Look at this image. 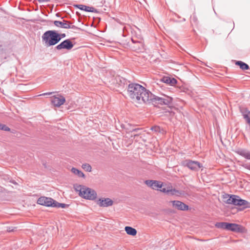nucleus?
I'll return each mask as SVG.
<instances>
[{"label": "nucleus", "mask_w": 250, "mask_h": 250, "mask_svg": "<svg viewBox=\"0 0 250 250\" xmlns=\"http://www.w3.org/2000/svg\"><path fill=\"white\" fill-rule=\"evenodd\" d=\"M127 94L134 102L142 104L148 102L151 92L139 84L132 83L128 86Z\"/></svg>", "instance_id": "nucleus-1"}, {"label": "nucleus", "mask_w": 250, "mask_h": 250, "mask_svg": "<svg viewBox=\"0 0 250 250\" xmlns=\"http://www.w3.org/2000/svg\"><path fill=\"white\" fill-rule=\"evenodd\" d=\"M42 41L45 46L48 47L59 42V35L55 30H48L42 36Z\"/></svg>", "instance_id": "nucleus-2"}, {"label": "nucleus", "mask_w": 250, "mask_h": 250, "mask_svg": "<svg viewBox=\"0 0 250 250\" xmlns=\"http://www.w3.org/2000/svg\"><path fill=\"white\" fill-rule=\"evenodd\" d=\"M148 101L147 103H151L155 106L157 105H166L170 106L172 104L173 100L172 98L167 95H163L162 97H159L153 95L151 93V96H149Z\"/></svg>", "instance_id": "nucleus-3"}, {"label": "nucleus", "mask_w": 250, "mask_h": 250, "mask_svg": "<svg viewBox=\"0 0 250 250\" xmlns=\"http://www.w3.org/2000/svg\"><path fill=\"white\" fill-rule=\"evenodd\" d=\"M159 190L163 193H166L168 195H176L177 196H179L182 194V191L178 190L175 188H173V187L171 185H166L164 186L163 185V187L162 188H160Z\"/></svg>", "instance_id": "nucleus-4"}, {"label": "nucleus", "mask_w": 250, "mask_h": 250, "mask_svg": "<svg viewBox=\"0 0 250 250\" xmlns=\"http://www.w3.org/2000/svg\"><path fill=\"white\" fill-rule=\"evenodd\" d=\"M81 196L84 199L94 200L97 197V193L96 191L89 188L85 187L83 190H82Z\"/></svg>", "instance_id": "nucleus-5"}, {"label": "nucleus", "mask_w": 250, "mask_h": 250, "mask_svg": "<svg viewBox=\"0 0 250 250\" xmlns=\"http://www.w3.org/2000/svg\"><path fill=\"white\" fill-rule=\"evenodd\" d=\"M184 165L192 170L198 171L201 167H203L202 165L198 161L187 160L184 162Z\"/></svg>", "instance_id": "nucleus-6"}, {"label": "nucleus", "mask_w": 250, "mask_h": 250, "mask_svg": "<svg viewBox=\"0 0 250 250\" xmlns=\"http://www.w3.org/2000/svg\"><path fill=\"white\" fill-rule=\"evenodd\" d=\"M74 46L72 42L69 39H66L55 47V49L58 50L62 49H66L67 50H71Z\"/></svg>", "instance_id": "nucleus-7"}, {"label": "nucleus", "mask_w": 250, "mask_h": 250, "mask_svg": "<svg viewBox=\"0 0 250 250\" xmlns=\"http://www.w3.org/2000/svg\"><path fill=\"white\" fill-rule=\"evenodd\" d=\"M55 200H53L51 198L43 196L41 197L38 199L37 203L44 206L53 207V205L54 204V203H55Z\"/></svg>", "instance_id": "nucleus-8"}, {"label": "nucleus", "mask_w": 250, "mask_h": 250, "mask_svg": "<svg viewBox=\"0 0 250 250\" xmlns=\"http://www.w3.org/2000/svg\"><path fill=\"white\" fill-rule=\"evenodd\" d=\"M65 102V98L61 95L54 96L52 97L51 103L55 106L59 107L61 105L63 104Z\"/></svg>", "instance_id": "nucleus-9"}, {"label": "nucleus", "mask_w": 250, "mask_h": 250, "mask_svg": "<svg viewBox=\"0 0 250 250\" xmlns=\"http://www.w3.org/2000/svg\"><path fill=\"white\" fill-rule=\"evenodd\" d=\"M131 41L134 45L131 47L136 51H141L144 48V44L141 39L136 40L134 37L131 38Z\"/></svg>", "instance_id": "nucleus-10"}, {"label": "nucleus", "mask_w": 250, "mask_h": 250, "mask_svg": "<svg viewBox=\"0 0 250 250\" xmlns=\"http://www.w3.org/2000/svg\"><path fill=\"white\" fill-rule=\"evenodd\" d=\"M97 204L101 207H107L113 204V201L109 198H100L97 201Z\"/></svg>", "instance_id": "nucleus-11"}, {"label": "nucleus", "mask_w": 250, "mask_h": 250, "mask_svg": "<svg viewBox=\"0 0 250 250\" xmlns=\"http://www.w3.org/2000/svg\"><path fill=\"white\" fill-rule=\"evenodd\" d=\"M173 207L180 210H187L188 209V206L180 201H172L171 202Z\"/></svg>", "instance_id": "nucleus-12"}, {"label": "nucleus", "mask_w": 250, "mask_h": 250, "mask_svg": "<svg viewBox=\"0 0 250 250\" xmlns=\"http://www.w3.org/2000/svg\"><path fill=\"white\" fill-rule=\"evenodd\" d=\"M240 111L246 123L250 125V111L246 107H240Z\"/></svg>", "instance_id": "nucleus-13"}, {"label": "nucleus", "mask_w": 250, "mask_h": 250, "mask_svg": "<svg viewBox=\"0 0 250 250\" xmlns=\"http://www.w3.org/2000/svg\"><path fill=\"white\" fill-rule=\"evenodd\" d=\"M226 226H227L226 227V230H231L234 232L241 231L240 226L238 224L228 223V225Z\"/></svg>", "instance_id": "nucleus-14"}, {"label": "nucleus", "mask_w": 250, "mask_h": 250, "mask_svg": "<svg viewBox=\"0 0 250 250\" xmlns=\"http://www.w3.org/2000/svg\"><path fill=\"white\" fill-rule=\"evenodd\" d=\"M75 7L86 12H95L97 11L96 9H95L94 7L88 6L85 5L76 4L75 5Z\"/></svg>", "instance_id": "nucleus-15"}, {"label": "nucleus", "mask_w": 250, "mask_h": 250, "mask_svg": "<svg viewBox=\"0 0 250 250\" xmlns=\"http://www.w3.org/2000/svg\"><path fill=\"white\" fill-rule=\"evenodd\" d=\"M53 22L56 26L64 29H67L69 24V21L64 20H62V21H55Z\"/></svg>", "instance_id": "nucleus-16"}, {"label": "nucleus", "mask_w": 250, "mask_h": 250, "mask_svg": "<svg viewBox=\"0 0 250 250\" xmlns=\"http://www.w3.org/2000/svg\"><path fill=\"white\" fill-rule=\"evenodd\" d=\"M234 195H229L228 194L223 195V201L224 202L228 204H232L233 196Z\"/></svg>", "instance_id": "nucleus-17"}, {"label": "nucleus", "mask_w": 250, "mask_h": 250, "mask_svg": "<svg viewBox=\"0 0 250 250\" xmlns=\"http://www.w3.org/2000/svg\"><path fill=\"white\" fill-rule=\"evenodd\" d=\"M125 229L127 234L132 236L136 235L137 232L136 229L131 227L126 226L125 227Z\"/></svg>", "instance_id": "nucleus-18"}, {"label": "nucleus", "mask_w": 250, "mask_h": 250, "mask_svg": "<svg viewBox=\"0 0 250 250\" xmlns=\"http://www.w3.org/2000/svg\"><path fill=\"white\" fill-rule=\"evenodd\" d=\"M235 64L239 66L240 68L243 70H248L250 68L248 64L242 61H236Z\"/></svg>", "instance_id": "nucleus-19"}, {"label": "nucleus", "mask_w": 250, "mask_h": 250, "mask_svg": "<svg viewBox=\"0 0 250 250\" xmlns=\"http://www.w3.org/2000/svg\"><path fill=\"white\" fill-rule=\"evenodd\" d=\"M163 187V183L155 180L153 185V187L152 188V189L155 190H159L160 188H162Z\"/></svg>", "instance_id": "nucleus-20"}, {"label": "nucleus", "mask_w": 250, "mask_h": 250, "mask_svg": "<svg viewBox=\"0 0 250 250\" xmlns=\"http://www.w3.org/2000/svg\"><path fill=\"white\" fill-rule=\"evenodd\" d=\"M239 154L245 158L250 160V152L244 149L241 150L239 151Z\"/></svg>", "instance_id": "nucleus-21"}, {"label": "nucleus", "mask_w": 250, "mask_h": 250, "mask_svg": "<svg viewBox=\"0 0 250 250\" xmlns=\"http://www.w3.org/2000/svg\"><path fill=\"white\" fill-rule=\"evenodd\" d=\"M71 171L73 173L77 175L80 177H84V174L83 173V172L82 171L79 170V169H78L75 167L72 168Z\"/></svg>", "instance_id": "nucleus-22"}, {"label": "nucleus", "mask_w": 250, "mask_h": 250, "mask_svg": "<svg viewBox=\"0 0 250 250\" xmlns=\"http://www.w3.org/2000/svg\"><path fill=\"white\" fill-rule=\"evenodd\" d=\"M228 225V223L226 222H218L216 223L215 225V227L218 229H227V225Z\"/></svg>", "instance_id": "nucleus-23"}, {"label": "nucleus", "mask_w": 250, "mask_h": 250, "mask_svg": "<svg viewBox=\"0 0 250 250\" xmlns=\"http://www.w3.org/2000/svg\"><path fill=\"white\" fill-rule=\"evenodd\" d=\"M249 203L247 201L241 199L240 198L238 206H244V208H248L249 207Z\"/></svg>", "instance_id": "nucleus-24"}, {"label": "nucleus", "mask_w": 250, "mask_h": 250, "mask_svg": "<svg viewBox=\"0 0 250 250\" xmlns=\"http://www.w3.org/2000/svg\"><path fill=\"white\" fill-rule=\"evenodd\" d=\"M54 205H53V207H56L58 208H64L68 205L64 203H60L55 201V203H54Z\"/></svg>", "instance_id": "nucleus-25"}, {"label": "nucleus", "mask_w": 250, "mask_h": 250, "mask_svg": "<svg viewBox=\"0 0 250 250\" xmlns=\"http://www.w3.org/2000/svg\"><path fill=\"white\" fill-rule=\"evenodd\" d=\"M85 188V186H83L82 185H77L75 186V190L79 192L80 195L81 194V192L82 193V190H83Z\"/></svg>", "instance_id": "nucleus-26"}, {"label": "nucleus", "mask_w": 250, "mask_h": 250, "mask_svg": "<svg viewBox=\"0 0 250 250\" xmlns=\"http://www.w3.org/2000/svg\"><path fill=\"white\" fill-rule=\"evenodd\" d=\"M115 80L119 85H121L122 83H125V80L120 76H117Z\"/></svg>", "instance_id": "nucleus-27"}, {"label": "nucleus", "mask_w": 250, "mask_h": 250, "mask_svg": "<svg viewBox=\"0 0 250 250\" xmlns=\"http://www.w3.org/2000/svg\"><path fill=\"white\" fill-rule=\"evenodd\" d=\"M82 168L88 172H90L92 169L91 166L88 164H83L82 165Z\"/></svg>", "instance_id": "nucleus-28"}, {"label": "nucleus", "mask_w": 250, "mask_h": 250, "mask_svg": "<svg viewBox=\"0 0 250 250\" xmlns=\"http://www.w3.org/2000/svg\"><path fill=\"white\" fill-rule=\"evenodd\" d=\"M240 197L237 195L233 196V203L232 204L235 206H239V201Z\"/></svg>", "instance_id": "nucleus-29"}, {"label": "nucleus", "mask_w": 250, "mask_h": 250, "mask_svg": "<svg viewBox=\"0 0 250 250\" xmlns=\"http://www.w3.org/2000/svg\"><path fill=\"white\" fill-rule=\"evenodd\" d=\"M155 180H146L145 183V184L148 187H150V188H152L153 187V183H154V182Z\"/></svg>", "instance_id": "nucleus-30"}, {"label": "nucleus", "mask_w": 250, "mask_h": 250, "mask_svg": "<svg viewBox=\"0 0 250 250\" xmlns=\"http://www.w3.org/2000/svg\"><path fill=\"white\" fill-rule=\"evenodd\" d=\"M0 129L4 131H10V129L9 127L7 126L6 125L0 123Z\"/></svg>", "instance_id": "nucleus-31"}, {"label": "nucleus", "mask_w": 250, "mask_h": 250, "mask_svg": "<svg viewBox=\"0 0 250 250\" xmlns=\"http://www.w3.org/2000/svg\"><path fill=\"white\" fill-rule=\"evenodd\" d=\"M170 79V77H164L161 79V81H162V82H163L164 83L169 84Z\"/></svg>", "instance_id": "nucleus-32"}, {"label": "nucleus", "mask_w": 250, "mask_h": 250, "mask_svg": "<svg viewBox=\"0 0 250 250\" xmlns=\"http://www.w3.org/2000/svg\"><path fill=\"white\" fill-rule=\"evenodd\" d=\"M151 130L154 131L156 132H161V128L158 126H154L151 127Z\"/></svg>", "instance_id": "nucleus-33"}, {"label": "nucleus", "mask_w": 250, "mask_h": 250, "mask_svg": "<svg viewBox=\"0 0 250 250\" xmlns=\"http://www.w3.org/2000/svg\"><path fill=\"white\" fill-rule=\"evenodd\" d=\"M67 29H78V28L75 25H73L72 24V23H71L70 21H69V24H68V26H67Z\"/></svg>", "instance_id": "nucleus-34"}, {"label": "nucleus", "mask_w": 250, "mask_h": 250, "mask_svg": "<svg viewBox=\"0 0 250 250\" xmlns=\"http://www.w3.org/2000/svg\"><path fill=\"white\" fill-rule=\"evenodd\" d=\"M177 81L175 79L170 78V79L169 80V84H170L171 85H173L175 84H176L177 83Z\"/></svg>", "instance_id": "nucleus-35"}, {"label": "nucleus", "mask_w": 250, "mask_h": 250, "mask_svg": "<svg viewBox=\"0 0 250 250\" xmlns=\"http://www.w3.org/2000/svg\"><path fill=\"white\" fill-rule=\"evenodd\" d=\"M58 35H59V41L60 42L62 38H63L65 37V34L64 33L60 34L58 33Z\"/></svg>", "instance_id": "nucleus-36"}, {"label": "nucleus", "mask_w": 250, "mask_h": 250, "mask_svg": "<svg viewBox=\"0 0 250 250\" xmlns=\"http://www.w3.org/2000/svg\"><path fill=\"white\" fill-rule=\"evenodd\" d=\"M15 228H14L12 227H9L7 228V230L8 232H13L14 231Z\"/></svg>", "instance_id": "nucleus-37"}, {"label": "nucleus", "mask_w": 250, "mask_h": 250, "mask_svg": "<svg viewBox=\"0 0 250 250\" xmlns=\"http://www.w3.org/2000/svg\"><path fill=\"white\" fill-rule=\"evenodd\" d=\"M54 92H46V93H44L40 94L39 96H45V95H51Z\"/></svg>", "instance_id": "nucleus-38"}, {"label": "nucleus", "mask_w": 250, "mask_h": 250, "mask_svg": "<svg viewBox=\"0 0 250 250\" xmlns=\"http://www.w3.org/2000/svg\"><path fill=\"white\" fill-rule=\"evenodd\" d=\"M141 129L139 128H134V129H132V130H131L130 131L131 132H138V131H139Z\"/></svg>", "instance_id": "nucleus-39"}, {"label": "nucleus", "mask_w": 250, "mask_h": 250, "mask_svg": "<svg viewBox=\"0 0 250 250\" xmlns=\"http://www.w3.org/2000/svg\"><path fill=\"white\" fill-rule=\"evenodd\" d=\"M39 2H47L49 1L50 0H38Z\"/></svg>", "instance_id": "nucleus-40"}, {"label": "nucleus", "mask_w": 250, "mask_h": 250, "mask_svg": "<svg viewBox=\"0 0 250 250\" xmlns=\"http://www.w3.org/2000/svg\"><path fill=\"white\" fill-rule=\"evenodd\" d=\"M139 134H140V133H137V134H134V135H133L134 137L135 138L136 136H138Z\"/></svg>", "instance_id": "nucleus-41"}, {"label": "nucleus", "mask_w": 250, "mask_h": 250, "mask_svg": "<svg viewBox=\"0 0 250 250\" xmlns=\"http://www.w3.org/2000/svg\"><path fill=\"white\" fill-rule=\"evenodd\" d=\"M193 20H194V21H196V18H195V17H194V16H193Z\"/></svg>", "instance_id": "nucleus-42"}, {"label": "nucleus", "mask_w": 250, "mask_h": 250, "mask_svg": "<svg viewBox=\"0 0 250 250\" xmlns=\"http://www.w3.org/2000/svg\"><path fill=\"white\" fill-rule=\"evenodd\" d=\"M56 15L57 17H59V13H57Z\"/></svg>", "instance_id": "nucleus-43"}]
</instances>
